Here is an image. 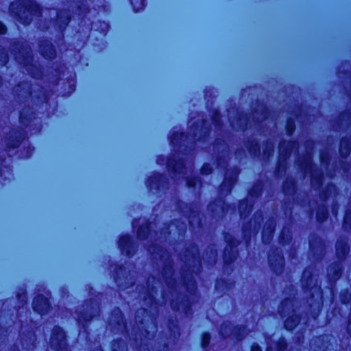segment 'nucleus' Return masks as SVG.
I'll list each match as a JSON object with an SVG mask.
<instances>
[{
    "label": "nucleus",
    "mask_w": 351,
    "mask_h": 351,
    "mask_svg": "<svg viewBox=\"0 0 351 351\" xmlns=\"http://www.w3.org/2000/svg\"><path fill=\"white\" fill-rule=\"evenodd\" d=\"M283 147H284V143H281L279 145L280 154V156H282L285 157V158H286L290 155L291 151L289 149H287L284 153Z\"/></svg>",
    "instance_id": "a211bd4d"
},
{
    "label": "nucleus",
    "mask_w": 351,
    "mask_h": 351,
    "mask_svg": "<svg viewBox=\"0 0 351 351\" xmlns=\"http://www.w3.org/2000/svg\"><path fill=\"white\" fill-rule=\"evenodd\" d=\"M268 260H269V262L271 265V267H274V260L273 259V256L271 254H269L268 256Z\"/></svg>",
    "instance_id": "393cba45"
},
{
    "label": "nucleus",
    "mask_w": 351,
    "mask_h": 351,
    "mask_svg": "<svg viewBox=\"0 0 351 351\" xmlns=\"http://www.w3.org/2000/svg\"><path fill=\"white\" fill-rule=\"evenodd\" d=\"M119 247L123 253L126 255L130 254L131 248V241L129 236L122 237L120 239Z\"/></svg>",
    "instance_id": "423d86ee"
},
{
    "label": "nucleus",
    "mask_w": 351,
    "mask_h": 351,
    "mask_svg": "<svg viewBox=\"0 0 351 351\" xmlns=\"http://www.w3.org/2000/svg\"><path fill=\"white\" fill-rule=\"evenodd\" d=\"M287 133L291 135L294 130V125L293 123L289 122L287 127Z\"/></svg>",
    "instance_id": "4be33fe9"
},
{
    "label": "nucleus",
    "mask_w": 351,
    "mask_h": 351,
    "mask_svg": "<svg viewBox=\"0 0 351 351\" xmlns=\"http://www.w3.org/2000/svg\"><path fill=\"white\" fill-rule=\"evenodd\" d=\"M176 139V138L175 136H171V142L172 143H173V141H174Z\"/></svg>",
    "instance_id": "2f4dec72"
},
{
    "label": "nucleus",
    "mask_w": 351,
    "mask_h": 351,
    "mask_svg": "<svg viewBox=\"0 0 351 351\" xmlns=\"http://www.w3.org/2000/svg\"><path fill=\"white\" fill-rule=\"evenodd\" d=\"M14 3H12V4H11V6H10V10H11L12 12H13V11H14Z\"/></svg>",
    "instance_id": "c756f323"
},
{
    "label": "nucleus",
    "mask_w": 351,
    "mask_h": 351,
    "mask_svg": "<svg viewBox=\"0 0 351 351\" xmlns=\"http://www.w3.org/2000/svg\"><path fill=\"white\" fill-rule=\"evenodd\" d=\"M333 213H334L335 215H337V213L336 212L335 213V210H333Z\"/></svg>",
    "instance_id": "e433bc0d"
},
{
    "label": "nucleus",
    "mask_w": 351,
    "mask_h": 351,
    "mask_svg": "<svg viewBox=\"0 0 351 351\" xmlns=\"http://www.w3.org/2000/svg\"><path fill=\"white\" fill-rule=\"evenodd\" d=\"M343 227L346 229L348 227L351 228V210L350 209L346 212L343 220Z\"/></svg>",
    "instance_id": "2eb2a0df"
},
{
    "label": "nucleus",
    "mask_w": 351,
    "mask_h": 351,
    "mask_svg": "<svg viewBox=\"0 0 351 351\" xmlns=\"http://www.w3.org/2000/svg\"><path fill=\"white\" fill-rule=\"evenodd\" d=\"M276 224L273 220L268 221L263 228L262 239L265 244L269 243L272 239Z\"/></svg>",
    "instance_id": "7ed1b4c3"
},
{
    "label": "nucleus",
    "mask_w": 351,
    "mask_h": 351,
    "mask_svg": "<svg viewBox=\"0 0 351 351\" xmlns=\"http://www.w3.org/2000/svg\"><path fill=\"white\" fill-rule=\"evenodd\" d=\"M293 302L290 300H286L283 301L279 306V313L282 317H284L285 310L288 306H292Z\"/></svg>",
    "instance_id": "ddd939ff"
},
{
    "label": "nucleus",
    "mask_w": 351,
    "mask_h": 351,
    "mask_svg": "<svg viewBox=\"0 0 351 351\" xmlns=\"http://www.w3.org/2000/svg\"><path fill=\"white\" fill-rule=\"evenodd\" d=\"M308 164H311V158H308Z\"/></svg>",
    "instance_id": "473e14b6"
},
{
    "label": "nucleus",
    "mask_w": 351,
    "mask_h": 351,
    "mask_svg": "<svg viewBox=\"0 0 351 351\" xmlns=\"http://www.w3.org/2000/svg\"><path fill=\"white\" fill-rule=\"evenodd\" d=\"M210 341V335L208 333H204L202 336V346L203 348H206Z\"/></svg>",
    "instance_id": "6ab92c4d"
},
{
    "label": "nucleus",
    "mask_w": 351,
    "mask_h": 351,
    "mask_svg": "<svg viewBox=\"0 0 351 351\" xmlns=\"http://www.w3.org/2000/svg\"><path fill=\"white\" fill-rule=\"evenodd\" d=\"M32 305L34 310L40 314L47 313L49 307L47 298L43 295H38L35 298Z\"/></svg>",
    "instance_id": "f03ea898"
},
{
    "label": "nucleus",
    "mask_w": 351,
    "mask_h": 351,
    "mask_svg": "<svg viewBox=\"0 0 351 351\" xmlns=\"http://www.w3.org/2000/svg\"><path fill=\"white\" fill-rule=\"evenodd\" d=\"M197 182H199L197 178L189 180L187 181V185L189 187H194L195 186Z\"/></svg>",
    "instance_id": "412c9836"
},
{
    "label": "nucleus",
    "mask_w": 351,
    "mask_h": 351,
    "mask_svg": "<svg viewBox=\"0 0 351 351\" xmlns=\"http://www.w3.org/2000/svg\"><path fill=\"white\" fill-rule=\"evenodd\" d=\"M201 172L202 174L208 175L212 172V167L209 164H204L202 167Z\"/></svg>",
    "instance_id": "f3484780"
},
{
    "label": "nucleus",
    "mask_w": 351,
    "mask_h": 351,
    "mask_svg": "<svg viewBox=\"0 0 351 351\" xmlns=\"http://www.w3.org/2000/svg\"><path fill=\"white\" fill-rule=\"evenodd\" d=\"M53 56V50L51 49V55L48 56V58H51Z\"/></svg>",
    "instance_id": "c85d7f7f"
},
{
    "label": "nucleus",
    "mask_w": 351,
    "mask_h": 351,
    "mask_svg": "<svg viewBox=\"0 0 351 351\" xmlns=\"http://www.w3.org/2000/svg\"><path fill=\"white\" fill-rule=\"evenodd\" d=\"M300 319L296 315L291 316L285 322V327L289 330H293L299 323Z\"/></svg>",
    "instance_id": "6e6552de"
},
{
    "label": "nucleus",
    "mask_w": 351,
    "mask_h": 351,
    "mask_svg": "<svg viewBox=\"0 0 351 351\" xmlns=\"http://www.w3.org/2000/svg\"><path fill=\"white\" fill-rule=\"evenodd\" d=\"M328 217V213L325 208H320L317 213V219L319 221L322 222Z\"/></svg>",
    "instance_id": "f8f14e48"
},
{
    "label": "nucleus",
    "mask_w": 351,
    "mask_h": 351,
    "mask_svg": "<svg viewBox=\"0 0 351 351\" xmlns=\"http://www.w3.org/2000/svg\"><path fill=\"white\" fill-rule=\"evenodd\" d=\"M315 289H317V291L319 292V298H320V300H322V293L320 291V287H315Z\"/></svg>",
    "instance_id": "cd10ccee"
},
{
    "label": "nucleus",
    "mask_w": 351,
    "mask_h": 351,
    "mask_svg": "<svg viewBox=\"0 0 351 351\" xmlns=\"http://www.w3.org/2000/svg\"><path fill=\"white\" fill-rule=\"evenodd\" d=\"M167 166H168V167H170V166H171V165H170V162H168V163H167Z\"/></svg>",
    "instance_id": "f704fd0d"
},
{
    "label": "nucleus",
    "mask_w": 351,
    "mask_h": 351,
    "mask_svg": "<svg viewBox=\"0 0 351 351\" xmlns=\"http://www.w3.org/2000/svg\"><path fill=\"white\" fill-rule=\"evenodd\" d=\"M64 23L66 25L69 22V18L66 17L65 19L63 20Z\"/></svg>",
    "instance_id": "7c9ffc66"
},
{
    "label": "nucleus",
    "mask_w": 351,
    "mask_h": 351,
    "mask_svg": "<svg viewBox=\"0 0 351 351\" xmlns=\"http://www.w3.org/2000/svg\"><path fill=\"white\" fill-rule=\"evenodd\" d=\"M336 248L338 255L341 254L342 256H344L348 252L347 244L343 241H338L336 244Z\"/></svg>",
    "instance_id": "9b49d317"
},
{
    "label": "nucleus",
    "mask_w": 351,
    "mask_h": 351,
    "mask_svg": "<svg viewBox=\"0 0 351 351\" xmlns=\"http://www.w3.org/2000/svg\"><path fill=\"white\" fill-rule=\"evenodd\" d=\"M65 335L64 332L60 328H56L54 330L52 337L51 343L52 346H56V341L58 342V346H61L64 341Z\"/></svg>",
    "instance_id": "20e7f679"
},
{
    "label": "nucleus",
    "mask_w": 351,
    "mask_h": 351,
    "mask_svg": "<svg viewBox=\"0 0 351 351\" xmlns=\"http://www.w3.org/2000/svg\"><path fill=\"white\" fill-rule=\"evenodd\" d=\"M38 5L36 4L32 5V6H29L28 8H27V12L28 14H32V12L34 10H38Z\"/></svg>",
    "instance_id": "5701e85b"
},
{
    "label": "nucleus",
    "mask_w": 351,
    "mask_h": 351,
    "mask_svg": "<svg viewBox=\"0 0 351 351\" xmlns=\"http://www.w3.org/2000/svg\"><path fill=\"white\" fill-rule=\"evenodd\" d=\"M275 261L277 263V264L280 267H282L284 265V258L281 254L278 253L276 259Z\"/></svg>",
    "instance_id": "aec40b11"
},
{
    "label": "nucleus",
    "mask_w": 351,
    "mask_h": 351,
    "mask_svg": "<svg viewBox=\"0 0 351 351\" xmlns=\"http://www.w3.org/2000/svg\"><path fill=\"white\" fill-rule=\"evenodd\" d=\"M238 174V171L234 169L232 171L231 178L229 179L228 173H226L224 181L220 187V194L221 195L230 193L232 186L237 180Z\"/></svg>",
    "instance_id": "f257e3e1"
},
{
    "label": "nucleus",
    "mask_w": 351,
    "mask_h": 351,
    "mask_svg": "<svg viewBox=\"0 0 351 351\" xmlns=\"http://www.w3.org/2000/svg\"><path fill=\"white\" fill-rule=\"evenodd\" d=\"M312 281V274L311 271H309L308 269H306L302 274V283L304 287H307L309 286L308 282H311Z\"/></svg>",
    "instance_id": "9d476101"
},
{
    "label": "nucleus",
    "mask_w": 351,
    "mask_h": 351,
    "mask_svg": "<svg viewBox=\"0 0 351 351\" xmlns=\"http://www.w3.org/2000/svg\"><path fill=\"white\" fill-rule=\"evenodd\" d=\"M350 147L346 140L342 139L340 143L339 151L341 155H347L350 152Z\"/></svg>",
    "instance_id": "4468645a"
},
{
    "label": "nucleus",
    "mask_w": 351,
    "mask_h": 351,
    "mask_svg": "<svg viewBox=\"0 0 351 351\" xmlns=\"http://www.w3.org/2000/svg\"><path fill=\"white\" fill-rule=\"evenodd\" d=\"M5 32V27L3 25V24L0 22V34H3Z\"/></svg>",
    "instance_id": "a878e982"
},
{
    "label": "nucleus",
    "mask_w": 351,
    "mask_h": 351,
    "mask_svg": "<svg viewBox=\"0 0 351 351\" xmlns=\"http://www.w3.org/2000/svg\"><path fill=\"white\" fill-rule=\"evenodd\" d=\"M19 21L21 23L23 24H27L30 22V20L25 19L24 20L21 16H19Z\"/></svg>",
    "instance_id": "bb28decb"
},
{
    "label": "nucleus",
    "mask_w": 351,
    "mask_h": 351,
    "mask_svg": "<svg viewBox=\"0 0 351 351\" xmlns=\"http://www.w3.org/2000/svg\"><path fill=\"white\" fill-rule=\"evenodd\" d=\"M242 329L243 330H244L245 329V327H243L242 328H240L239 330Z\"/></svg>",
    "instance_id": "c9c22d12"
},
{
    "label": "nucleus",
    "mask_w": 351,
    "mask_h": 351,
    "mask_svg": "<svg viewBox=\"0 0 351 351\" xmlns=\"http://www.w3.org/2000/svg\"><path fill=\"white\" fill-rule=\"evenodd\" d=\"M251 351H261V348L258 344L254 343L252 346Z\"/></svg>",
    "instance_id": "b1692460"
},
{
    "label": "nucleus",
    "mask_w": 351,
    "mask_h": 351,
    "mask_svg": "<svg viewBox=\"0 0 351 351\" xmlns=\"http://www.w3.org/2000/svg\"><path fill=\"white\" fill-rule=\"evenodd\" d=\"M144 8V4L142 0H133V11L138 12Z\"/></svg>",
    "instance_id": "dca6fc26"
},
{
    "label": "nucleus",
    "mask_w": 351,
    "mask_h": 351,
    "mask_svg": "<svg viewBox=\"0 0 351 351\" xmlns=\"http://www.w3.org/2000/svg\"><path fill=\"white\" fill-rule=\"evenodd\" d=\"M280 344H281L283 347H285V341H282V342L280 343Z\"/></svg>",
    "instance_id": "72a5a7b5"
},
{
    "label": "nucleus",
    "mask_w": 351,
    "mask_h": 351,
    "mask_svg": "<svg viewBox=\"0 0 351 351\" xmlns=\"http://www.w3.org/2000/svg\"><path fill=\"white\" fill-rule=\"evenodd\" d=\"M237 256V252H234V247L230 244L228 247L225 249L223 254V258L226 263L233 261Z\"/></svg>",
    "instance_id": "39448f33"
},
{
    "label": "nucleus",
    "mask_w": 351,
    "mask_h": 351,
    "mask_svg": "<svg viewBox=\"0 0 351 351\" xmlns=\"http://www.w3.org/2000/svg\"><path fill=\"white\" fill-rule=\"evenodd\" d=\"M328 271L329 275L333 271L334 276L332 277V278H339L341 275V266L339 263H335L329 267Z\"/></svg>",
    "instance_id": "1a4fd4ad"
},
{
    "label": "nucleus",
    "mask_w": 351,
    "mask_h": 351,
    "mask_svg": "<svg viewBox=\"0 0 351 351\" xmlns=\"http://www.w3.org/2000/svg\"><path fill=\"white\" fill-rule=\"evenodd\" d=\"M279 351H281L282 350V348H278Z\"/></svg>",
    "instance_id": "58836bf2"
},
{
    "label": "nucleus",
    "mask_w": 351,
    "mask_h": 351,
    "mask_svg": "<svg viewBox=\"0 0 351 351\" xmlns=\"http://www.w3.org/2000/svg\"><path fill=\"white\" fill-rule=\"evenodd\" d=\"M252 204H248L247 200H244L240 202L239 209L241 217H245L248 215L252 211Z\"/></svg>",
    "instance_id": "0eeeda50"
},
{
    "label": "nucleus",
    "mask_w": 351,
    "mask_h": 351,
    "mask_svg": "<svg viewBox=\"0 0 351 351\" xmlns=\"http://www.w3.org/2000/svg\"><path fill=\"white\" fill-rule=\"evenodd\" d=\"M226 240L229 242V241L228 240V237H226Z\"/></svg>",
    "instance_id": "4c0bfd02"
}]
</instances>
